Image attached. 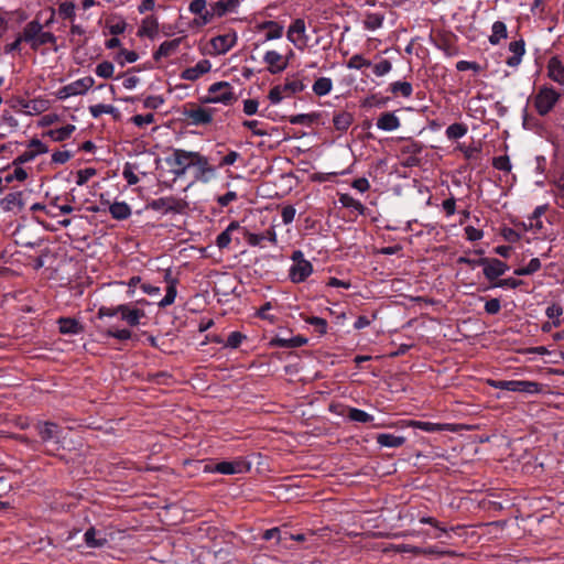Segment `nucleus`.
Listing matches in <instances>:
<instances>
[{
	"instance_id": "obj_1",
	"label": "nucleus",
	"mask_w": 564,
	"mask_h": 564,
	"mask_svg": "<svg viewBox=\"0 0 564 564\" xmlns=\"http://www.w3.org/2000/svg\"><path fill=\"white\" fill-rule=\"evenodd\" d=\"M22 40L32 51H39L43 45L50 44L56 47L57 39L48 31H44V26L39 20L28 22L20 32Z\"/></svg>"
},
{
	"instance_id": "obj_2",
	"label": "nucleus",
	"mask_w": 564,
	"mask_h": 564,
	"mask_svg": "<svg viewBox=\"0 0 564 564\" xmlns=\"http://www.w3.org/2000/svg\"><path fill=\"white\" fill-rule=\"evenodd\" d=\"M35 430L42 443L52 446V449H47L48 453L63 448V430L58 424L51 421H40L35 424Z\"/></svg>"
},
{
	"instance_id": "obj_3",
	"label": "nucleus",
	"mask_w": 564,
	"mask_h": 564,
	"mask_svg": "<svg viewBox=\"0 0 564 564\" xmlns=\"http://www.w3.org/2000/svg\"><path fill=\"white\" fill-rule=\"evenodd\" d=\"M208 96L200 99L202 104H223L225 106L232 105L237 101L231 85L228 82H217L209 86Z\"/></svg>"
},
{
	"instance_id": "obj_4",
	"label": "nucleus",
	"mask_w": 564,
	"mask_h": 564,
	"mask_svg": "<svg viewBox=\"0 0 564 564\" xmlns=\"http://www.w3.org/2000/svg\"><path fill=\"white\" fill-rule=\"evenodd\" d=\"M216 110L203 105L187 104L183 108L184 120L189 126H208L213 122Z\"/></svg>"
},
{
	"instance_id": "obj_5",
	"label": "nucleus",
	"mask_w": 564,
	"mask_h": 564,
	"mask_svg": "<svg viewBox=\"0 0 564 564\" xmlns=\"http://www.w3.org/2000/svg\"><path fill=\"white\" fill-rule=\"evenodd\" d=\"M194 155V151L174 149L172 154L165 159V162L175 177H182L192 167Z\"/></svg>"
},
{
	"instance_id": "obj_6",
	"label": "nucleus",
	"mask_w": 564,
	"mask_h": 564,
	"mask_svg": "<svg viewBox=\"0 0 564 564\" xmlns=\"http://www.w3.org/2000/svg\"><path fill=\"white\" fill-rule=\"evenodd\" d=\"M291 260L293 262L289 270L291 282H304L313 273L312 263L304 258V253L301 250L293 251Z\"/></svg>"
},
{
	"instance_id": "obj_7",
	"label": "nucleus",
	"mask_w": 564,
	"mask_h": 564,
	"mask_svg": "<svg viewBox=\"0 0 564 564\" xmlns=\"http://www.w3.org/2000/svg\"><path fill=\"white\" fill-rule=\"evenodd\" d=\"M489 384L496 389L525 394H536L542 390V386L539 382L529 380H490Z\"/></svg>"
},
{
	"instance_id": "obj_8",
	"label": "nucleus",
	"mask_w": 564,
	"mask_h": 564,
	"mask_svg": "<svg viewBox=\"0 0 564 564\" xmlns=\"http://www.w3.org/2000/svg\"><path fill=\"white\" fill-rule=\"evenodd\" d=\"M560 93L553 87H541L533 98V106L540 116L547 115L560 99Z\"/></svg>"
},
{
	"instance_id": "obj_9",
	"label": "nucleus",
	"mask_w": 564,
	"mask_h": 564,
	"mask_svg": "<svg viewBox=\"0 0 564 564\" xmlns=\"http://www.w3.org/2000/svg\"><path fill=\"white\" fill-rule=\"evenodd\" d=\"M186 203L174 196L160 197L148 203L147 208L155 212L176 213L181 214L184 212Z\"/></svg>"
},
{
	"instance_id": "obj_10",
	"label": "nucleus",
	"mask_w": 564,
	"mask_h": 564,
	"mask_svg": "<svg viewBox=\"0 0 564 564\" xmlns=\"http://www.w3.org/2000/svg\"><path fill=\"white\" fill-rule=\"evenodd\" d=\"M477 263L484 268V275L489 281L497 280L509 270L508 264L497 258H479Z\"/></svg>"
},
{
	"instance_id": "obj_11",
	"label": "nucleus",
	"mask_w": 564,
	"mask_h": 564,
	"mask_svg": "<svg viewBox=\"0 0 564 564\" xmlns=\"http://www.w3.org/2000/svg\"><path fill=\"white\" fill-rule=\"evenodd\" d=\"M192 167H195V180L203 183L209 182L216 173V169L210 165L208 158L199 152H195Z\"/></svg>"
},
{
	"instance_id": "obj_12",
	"label": "nucleus",
	"mask_w": 564,
	"mask_h": 564,
	"mask_svg": "<svg viewBox=\"0 0 564 564\" xmlns=\"http://www.w3.org/2000/svg\"><path fill=\"white\" fill-rule=\"evenodd\" d=\"M95 80L93 77L87 76L80 79H77L66 86H63L58 93L57 97L59 99H66L72 96L83 95L85 94L89 88L93 87Z\"/></svg>"
},
{
	"instance_id": "obj_13",
	"label": "nucleus",
	"mask_w": 564,
	"mask_h": 564,
	"mask_svg": "<svg viewBox=\"0 0 564 564\" xmlns=\"http://www.w3.org/2000/svg\"><path fill=\"white\" fill-rule=\"evenodd\" d=\"M207 1L206 0H193L189 3V11L193 14L198 15V19H195V22L197 25H206L212 22V20L217 17L216 10H215V3L210 6V9L207 8Z\"/></svg>"
},
{
	"instance_id": "obj_14",
	"label": "nucleus",
	"mask_w": 564,
	"mask_h": 564,
	"mask_svg": "<svg viewBox=\"0 0 564 564\" xmlns=\"http://www.w3.org/2000/svg\"><path fill=\"white\" fill-rule=\"evenodd\" d=\"M250 469V464L242 460L236 459L232 462H220L215 464V466L210 469L214 473L223 474V475H235L242 474Z\"/></svg>"
},
{
	"instance_id": "obj_15",
	"label": "nucleus",
	"mask_w": 564,
	"mask_h": 564,
	"mask_svg": "<svg viewBox=\"0 0 564 564\" xmlns=\"http://www.w3.org/2000/svg\"><path fill=\"white\" fill-rule=\"evenodd\" d=\"M237 42L236 33H227L213 37L210 45L218 55L226 54Z\"/></svg>"
},
{
	"instance_id": "obj_16",
	"label": "nucleus",
	"mask_w": 564,
	"mask_h": 564,
	"mask_svg": "<svg viewBox=\"0 0 564 564\" xmlns=\"http://www.w3.org/2000/svg\"><path fill=\"white\" fill-rule=\"evenodd\" d=\"M263 61L268 65V70L271 74L281 73L289 65V61L276 51H268L263 56Z\"/></svg>"
},
{
	"instance_id": "obj_17",
	"label": "nucleus",
	"mask_w": 564,
	"mask_h": 564,
	"mask_svg": "<svg viewBox=\"0 0 564 564\" xmlns=\"http://www.w3.org/2000/svg\"><path fill=\"white\" fill-rule=\"evenodd\" d=\"M210 68V62L208 59H202L195 66L184 69L181 74V78L194 82L197 80L200 76L207 74Z\"/></svg>"
},
{
	"instance_id": "obj_18",
	"label": "nucleus",
	"mask_w": 564,
	"mask_h": 564,
	"mask_svg": "<svg viewBox=\"0 0 564 564\" xmlns=\"http://www.w3.org/2000/svg\"><path fill=\"white\" fill-rule=\"evenodd\" d=\"M509 51L512 53L506 59V64L510 67H518L521 64L522 56L525 53V42L523 39L512 41L509 43Z\"/></svg>"
},
{
	"instance_id": "obj_19",
	"label": "nucleus",
	"mask_w": 564,
	"mask_h": 564,
	"mask_svg": "<svg viewBox=\"0 0 564 564\" xmlns=\"http://www.w3.org/2000/svg\"><path fill=\"white\" fill-rule=\"evenodd\" d=\"M547 76L553 82L564 85V64L557 56H552L547 62Z\"/></svg>"
},
{
	"instance_id": "obj_20",
	"label": "nucleus",
	"mask_w": 564,
	"mask_h": 564,
	"mask_svg": "<svg viewBox=\"0 0 564 564\" xmlns=\"http://www.w3.org/2000/svg\"><path fill=\"white\" fill-rule=\"evenodd\" d=\"M117 311H120L121 318L126 321L130 326L139 325L140 319L145 315L144 311L140 308H131L126 304L118 305Z\"/></svg>"
},
{
	"instance_id": "obj_21",
	"label": "nucleus",
	"mask_w": 564,
	"mask_h": 564,
	"mask_svg": "<svg viewBox=\"0 0 564 564\" xmlns=\"http://www.w3.org/2000/svg\"><path fill=\"white\" fill-rule=\"evenodd\" d=\"M159 32V21L153 14L147 15L142 21L138 30V36H148L154 39Z\"/></svg>"
},
{
	"instance_id": "obj_22",
	"label": "nucleus",
	"mask_w": 564,
	"mask_h": 564,
	"mask_svg": "<svg viewBox=\"0 0 564 564\" xmlns=\"http://www.w3.org/2000/svg\"><path fill=\"white\" fill-rule=\"evenodd\" d=\"M165 281L169 283V285L166 288L165 296L158 303V305L160 307H166V306L172 305L174 303L176 294H177V290H176L177 280L172 276L170 271H166V273H165Z\"/></svg>"
},
{
	"instance_id": "obj_23",
	"label": "nucleus",
	"mask_w": 564,
	"mask_h": 564,
	"mask_svg": "<svg viewBox=\"0 0 564 564\" xmlns=\"http://www.w3.org/2000/svg\"><path fill=\"white\" fill-rule=\"evenodd\" d=\"M256 28L258 31H268L265 34V41L276 40L283 35V26L280 23L272 20L263 21L257 24Z\"/></svg>"
},
{
	"instance_id": "obj_24",
	"label": "nucleus",
	"mask_w": 564,
	"mask_h": 564,
	"mask_svg": "<svg viewBox=\"0 0 564 564\" xmlns=\"http://www.w3.org/2000/svg\"><path fill=\"white\" fill-rule=\"evenodd\" d=\"M181 42H182L181 37L173 39V40H170V41H164L159 46V48L154 52L153 58L155 61H159V59H161L163 57H169V56L173 55L177 51V48L180 47Z\"/></svg>"
},
{
	"instance_id": "obj_25",
	"label": "nucleus",
	"mask_w": 564,
	"mask_h": 564,
	"mask_svg": "<svg viewBox=\"0 0 564 564\" xmlns=\"http://www.w3.org/2000/svg\"><path fill=\"white\" fill-rule=\"evenodd\" d=\"M59 333L64 335H76L82 333L83 326L76 318L61 317L57 321Z\"/></svg>"
},
{
	"instance_id": "obj_26",
	"label": "nucleus",
	"mask_w": 564,
	"mask_h": 564,
	"mask_svg": "<svg viewBox=\"0 0 564 564\" xmlns=\"http://www.w3.org/2000/svg\"><path fill=\"white\" fill-rule=\"evenodd\" d=\"M377 127L383 131H393L400 127V120L394 112L387 111L381 113L378 118Z\"/></svg>"
},
{
	"instance_id": "obj_27",
	"label": "nucleus",
	"mask_w": 564,
	"mask_h": 564,
	"mask_svg": "<svg viewBox=\"0 0 564 564\" xmlns=\"http://www.w3.org/2000/svg\"><path fill=\"white\" fill-rule=\"evenodd\" d=\"M306 343L307 338L297 335L291 338L275 337L270 341V345L282 348H296L305 345Z\"/></svg>"
},
{
	"instance_id": "obj_28",
	"label": "nucleus",
	"mask_w": 564,
	"mask_h": 564,
	"mask_svg": "<svg viewBox=\"0 0 564 564\" xmlns=\"http://www.w3.org/2000/svg\"><path fill=\"white\" fill-rule=\"evenodd\" d=\"M377 443L382 447H400L405 443L404 436H399L389 433H380L376 436Z\"/></svg>"
},
{
	"instance_id": "obj_29",
	"label": "nucleus",
	"mask_w": 564,
	"mask_h": 564,
	"mask_svg": "<svg viewBox=\"0 0 564 564\" xmlns=\"http://www.w3.org/2000/svg\"><path fill=\"white\" fill-rule=\"evenodd\" d=\"M109 213L117 220H124L131 216V208L126 202H115L109 206Z\"/></svg>"
},
{
	"instance_id": "obj_30",
	"label": "nucleus",
	"mask_w": 564,
	"mask_h": 564,
	"mask_svg": "<svg viewBox=\"0 0 564 564\" xmlns=\"http://www.w3.org/2000/svg\"><path fill=\"white\" fill-rule=\"evenodd\" d=\"M508 36L507 25L502 21H496L491 28V34L489 36V42L492 45H498L501 40Z\"/></svg>"
},
{
	"instance_id": "obj_31",
	"label": "nucleus",
	"mask_w": 564,
	"mask_h": 564,
	"mask_svg": "<svg viewBox=\"0 0 564 564\" xmlns=\"http://www.w3.org/2000/svg\"><path fill=\"white\" fill-rule=\"evenodd\" d=\"M354 117L350 112L339 111L334 115L333 123L338 131H346L352 123Z\"/></svg>"
},
{
	"instance_id": "obj_32",
	"label": "nucleus",
	"mask_w": 564,
	"mask_h": 564,
	"mask_svg": "<svg viewBox=\"0 0 564 564\" xmlns=\"http://www.w3.org/2000/svg\"><path fill=\"white\" fill-rule=\"evenodd\" d=\"M239 228L238 221H231L229 226L216 238V245L219 249L227 248L231 242V232Z\"/></svg>"
},
{
	"instance_id": "obj_33",
	"label": "nucleus",
	"mask_w": 564,
	"mask_h": 564,
	"mask_svg": "<svg viewBox=\"0 0 564 564\" xmlns=\"http://www.w3.org/2000/svg\"><path fill=\"white\" fill-rule=\"evenodd\" d=\"M305 22L302 19H296L288 30V39L290 42L296 44L299 37L304 36L305 34Z\"/></svg>"
},
{
	"instance_id": "obj_34",
	"label": "nucleus",
	"mask_w": 564,
	"mask_h": 564,
	"mask_svg": "<svg viewBox=\"0 0 564 564\" xmlns=\"http://www.w3.org/2000/svg\"><path fill=\"white\" fill-rule=\"evenodd\" d=\"M75 129L76 128L74 124H66L58 129L48 130L46 135H48L55 142H61L68 139Z\"/></svg>"
},
{
	"instance_id": "obj_35",
	"label": "nucleus",
	"mask_w": 564,
	"mask_h": 564,
	"mask_svg": "<svg viewBox=\"0 0 564 564\" xmlns=\"http://www.w3.org/2000/svg\"><path fill=\"white\" fill-rule=\"evenodd\" d=\"M84 541L88 547H102L108 543L105 536L97 538V531L93 527L85 532Z\"/></svg>"
},
{
	"instance_id": "obj_36",
	"label": "nucleus",
	"mask_w": 564,
	"mask_h": 564,
	"mask_svg": "<svg viewBox=\"0 0 564 564\" xmlns=\"http://www.w3.org/2000/svg\"><path fill=\"white\" fill-rule=\"evenodd\" d=\"M383 21H384V14L376 13V12H368V13H366V17L364 20V26L366 30L375 31L382 26Z\"/></svg>"
},
{
	"instance_id": "obj_37",
	"label": "nucleus",
	"mask_w": 564,
	"mask_h": 564,
	"mask_svg": "<svg viewBox=\"0 0 564 564\" xmlns=\"http://www.w3.org/2000/svg\"><path fill=\"white\" fill-rule=\"evenodd\" d=\"M268 239L272 243H276V234L273 229L267 230L264 234H249L247 241L251 246H260L263 240Z\"/></svg>"
},
{
	"instance_id": "obj_38",
	"label": "nucleus",
	"mask_w": 564,
	"mask_h": 564,
	"mask_svg": "<svg viewBox=\"0 0 564 564\" xmlns=\"http://www.w3.org/2000/svg\"><path fill=\"white\" fill-rule=\"evenodd\" d=\"M241 0H218L215 2V10L217 17H223L227 12L234 11L240 3Z\"/></svg>"
},
{
	"instance_id": "obj_39",
	"label": "nucleus",
	"mask_w": 564,
	"mask_h": 564,
	"mask_svg": "<svg viewBox=\"0 0 564 564\" xmlns=\"http://www.w3.org/2000/svg\"><path fill=\"white\" fill-rule=\"evenodd\" d=\"M410 425L416 429H420L424 432L434 433L446 430L445 424L425 422V421H411Z\"/></svg>"
},
{
	"instance_id": "obj_40",
	"label": "nucleus",
	"mask_w": 564,
	"mask_h": 564,
	"mask_svg": "<svg viewBox=\"0 0 564 564\" xmlns=\"http://www.w3.org/2000/svg\"><path fill=\"white\" fill-rule=\"evenodd\" d=\"M333 87L332 79L328 77H321L315 80L313 85V91L317 96H325L327 95Z\"/></svg>"
},
{
	"instance_id": "obj_41",
	"label": "nucleus",
	"mask_w": 564,
	"mask_h": 564,
	"mask_svg": "<svg viewBox=\"0 0 564 564\" xmlns=\"http://www.w3.org/2000/svg\"><path fill=\"white\" fill-rule=\"evenodd\" d=\"M420 523L430 524L435 529V532L432 535H430L433 539H440L443 534L447 533V529L443 527L442 523L433 517H422L420 519Z\"/></svg>"
},
{
	"instance_id": "obj_42",
	"label": "nucleus",
	"mask_w": 564,
	"mask_h": 564,
	"mask_svg": "<svg viewBox=\"0 0 564 564\" xmlns=\"http://www.w3.org/2000/svg\"><path fill=\"white\" fill-rule=\"evenodd\" d=\"M348 419L354 422L358 423H369L373 421V416L367 413L364 410L356 409V408H349L348 409Z\"/></svg>"
},
{
	"instance_id": "obj_43",
	"label": "nucleus",
	"mask_w": 564,
	"mask_h": 564,
	"mask_svg": "<svg viewBox=\"0 0 564 564\" xmlns=\"http://www.w3.org/2000/svg\"><path fill=\"white\" fill-rule=\"evenodd\" d=\"M468 131L465 123H453L447 127L445 133L449 140H457L463 138Z\"/></svg>"
},
{
	"instance_id": "obj_44",
	"label": "nucleus",
	"mask_w": 564,
	"mask_h": 564,
	"mask_svg": "<svg viewBox=\"0 0 564 564\" xmlns=\"http://www.w3.org/2000/svg\"><path fill=\"white\" fill-rule=\"evenodd\" d=\"M339 203L346 208H352L355 210H358L360 214H362L365 210V206L361 204V202L346 193L340 194Z\"/></svg>"
},
{
	"instance_id": "obj_45",
	"label": "nucleus",
	"mask_w": 564,
	"mask_h": 564,
	"mask_svg": "<svg viewBox=\"0 0 564 564\" xmlns=\"http://www.w3.org/2000/svg\"><path fill=\"white\" fill-rule=\"evenodd\" d=\"M317 118H318L317 113H300V115L291 116L289 119V122L292 124L311 126L317 120Z\"/></svg>"
},
{
	"instance_id": "obj_46",
	"label": "nucleus",
	"mask_w": 564,
	"mask_h": 564,
	"mask_svg": "<svg viewBox=\"0 0 564 564\" xmlns=\"http://www.w3.org/2000/svg\"><path fill=\"white\" fill-rule=\"evenodd\" d=\"M390 90L392 94H401L408 98L412 95L413 88L409 82H394L390 85Z\"/></svg>"
},
{
	"instance_id": "obj_47",
	"label": "nucleus",
	"mask_w": 564,
	"mask_h": 564,
	"mask_svg": "<svg viewBox=\"0 0 564 564\" xmlns=\"http://www.w3.org/2000/svg\"><path fill=\"white\" fill-rule=\"evenodd\" d=\"M369 66H371V62L366 59L360 54L352 55L347 63V67L350 69H360L362 67H369Z\"/></svg>"
},
{
	"instance_id": "obj_48",
	"label": "nucleus",
	"mask_w": 564,
	"mask_h": 564,
	"mask_svg": "<svg viewBox=\"0 0 564 564\" xmlns=\"http://www.w3.org/2000/svg\"><path fill=\"white\" fill-rule=\"evenodd\" d=\"M113 70H115L113 64L105 61L97 65L95 73L97 76H99L101 78H110L113 75Z\"/></svg>"
},
{
	"instance_id": "obj_49",
	"label": "nucleus",
	"mask_w": 564,
	"mask_h": 564,
	"mask_svg": "<svg viewBox=\"0 0 564 564\" xmlns=\"http://www.w3.org/2000/svg\"><path fill=\"white\" fill-rule=\"evenodd\" d=\"M282 87L286 96L301 93L305 88L304 84L299 79L288 80Z\"/></svg>"
},
{
	"instance_id": "obj_50",
	"label": "nucleus",
	"mask_w": 564,
	"mask_h": 564,
	"mask_svg": "<svg viewBox=\"0 0 564 564\" xmlns=\"http://www.w3.org/2000/svg\"><path fill=\"white\" fill-rule=\"evenodd\" d=\"M58 14L63 19L73 20L75 18V4L69 1L62 2L58 6Z\"/></svg>"
},
{
	"instance_id": "obj_51",
	"label": "nucleus",
	"mask_w": 564,
	"mask_h": 564,
	"mask_svg": "<svg viewBox=\"0 0 564 564\" xmlns=\"http://www.w3.org/2000/svg\"><path fill=\"white\" fill-rule=\"evenodd\" d=\"M423 150V145L416 141H409L401 148V153L406 155H419Z\"/></svg>"
},
{
	"instance_id": "obj_52",
	"label": "nucleus",
	"mask_w": 564,
	"mask_h": 564,
	"mask_svg": "<svg viewBox=\"0 0 564 564\" xmlns=\"http://www.w3.org/2000/svg\"><path fill=\"white\" fill-rule=\"evenodd\" d=\"M115 107L111 105L97 104L89 107V112L94 118H98L104 113H112Z\"/></svg>"
},
{
	"instance_id": "obj_53",
	"label": "nucleus",
	"mask_w": 564,
	"mask_h": 564,
	"mask_svg": "<svg viewBox=\"0 0 564 564\" xmlns=\"http://www.w3.org/2000/svg\"><path fill=\"white\" fill-rule=\"evenodd\" d=\"M138 54L134 51H128L126 48L120 50L117 56L119 64L124 65L126 63H134L138 59Z\"/></svg>"
},
{
	"instance_id": "obj_54",
	"label": "nucleus",
	"mask_w": 564,
	"mask_h": 564,
	"mask_svg": "<svg viewBox=\"0 0 564 564\" xmlns=\"http://www.w3.org/2000/svg\"><path fill=\"white\" fill-rule=\"evenodd\" d=\"M545 314L549 318H555L553 324L557 327L561 324L560 316L563 314V307L560 304H553L546 308Z\"/></svg>"
},
{
	"instance_id": "obj_55",
	"label": "nucleus",
	"mask_w": 564,
	"mask_h": 564,
	"mask_svg": "<svg viewBox=\"0 0 564 564\" xmlns=\"http://www.w3.org/2000/svg\"><path fill=\"white\" fill-rule=\"evenodd\" d=\"M305 321L310 325L316 327V330L321 335L326 334V332H327V322H326V319H324L322 317H317V316H312V317L306 318Z\"/></svg>"
},
{
	"instance_id": "obj_56",
	"label": "nucleus",
	"mask_w": 564,
	"mask_h": 564,
	"mask_svg": "<svg viewBox=\"0 0 564 564\" xmlns=\"http://www.w3.org/2000/svg\"><path fill=\"white\" fill-rule=\"evenodd\" d=\"M392 69V64L388 59H381L373 65V73L376 76L381 77L387 75Z\"/></svg>"
},
{
	"instance_id": "obj_57",
	"label": "nucleus",
	"mask_w": 564,
	"mask_h": 564,
	"mask_svg": "<svg viewBox=\"0 0 564 564\" xmlns=\"http://www.w3.org/2000/svg\"><path fill=\"white\" fill-rule=\"evenodd\" d=\"M96 174V170L93 169V167H87V169H83V170H79L77 172V180H76V184L78 186H83L84 184H86L90 177H93L94 175Z\"/></svg>"
},
{
	"instance_id": "obj_58",
	"label": "nucleus",
	"mask_w": 564,
	"mask_h": 564,
	"mask_svg": "<svg viewBox=\"0 0 564 564\" xmlns=\"http://www.w3.org/2000/svg\"><path fill=\"white\" fill-rule=\"evenodd\" d=\"M213 553L216 558H219L220 564H226L227 562H229V560L232 555L231 546L220 547L217 550L215 549V550H213Z\"/></svg>"
},
{
	"instance_id": "obj_59",
	"label": "nucleus",
	"mask_w": 564,
	"mask_h": 564,
	"mask_svg": "<svg viewBox=\"0 0 564 564\" xmlns=\"http://www.w3.org/2000/svg\"><path fill=\"white\" fill-rule=\"evenodd\" d=\"M105 335L107 337H113V338H117L119 340H128L131 338L132 336V333L131 330L129 329H120V330H113V329H107L105 332Z\"/></svg>"
},
{
	"instance_id": "obj_60",
	"label": "nucleus",
	"mask_w": 564,
	"mask_h": 564,
	"mask_svg": "<svg viewBox=\"0 0 564 564\" xmlns=\"http://www.w3.org/2000/svg\"><path fill=\"white\" fill-rule=\"evenodd\" d=\"M285 96L282 85L274 86L269 91L268 98L272 104H279Z\"/></svg>"
},
{
	"instance_id": "obj_61",
	"label": "nucleus",
	"mask_w": 564,
	"mask_h": 564,
	"mask_svg": "<svg viewBox=\"0 0 564 564\" xmlns=\"http://www.w3.org/2000/svg\"><path fill=\"white\" fill-rule=\"evenodd\" d=\"M492 165L495 169L499 171H510L511 170V163L507 155L498 156L494 159Z\"/></svg>"
},
{
	"instance_id": "obj_62",
	"label": "nucleus",
	"mask_w": 564,
	"mask_h": 564,
	"mask_svg": "<svg viewBox=\"0 0 564 564\" xmlns=\"http://www.w3.org/2000/svg\"><path fill=\"white\" fill-rule=\"evenodd\" d=\"M131 121L137 127H143L145 124H150L154 122V115L153 113H147V115H137L131 118Z\"/></svg>"
},
{
	"instance_id": "obj_63",
	"label": "nucleus",
	"mask_w": 564,
	"mask_h": 564,
	"mask_svg": "<svg viewBox=\"0 0 564 564\" xmlns=\"http://www.w3.org/2000/svg\"><path fill=\"white\" fill-rule=\"evenodd\" d=\"M245 339V335L239 332H232L229 334L227 338L226 346L230 348H238L242 340Z\"/></svg>"
},
{
	"instance_id": "obj_64",
	"label": "nucleus",
	"mask_w": 564,
	"mask_h": 564,
	"mask_svg": "<svg viewBox=\"0 0 564 564\" xmlns=\"http://www.w3.org/2000/svg\"><path fill=\"white\" fill-rule=\"evenodd\" d=\"M466 239L469 241H477L484 237V232L480 229H477L473 226H467L464 229Z\"/></svg>"
}]
</instances>
